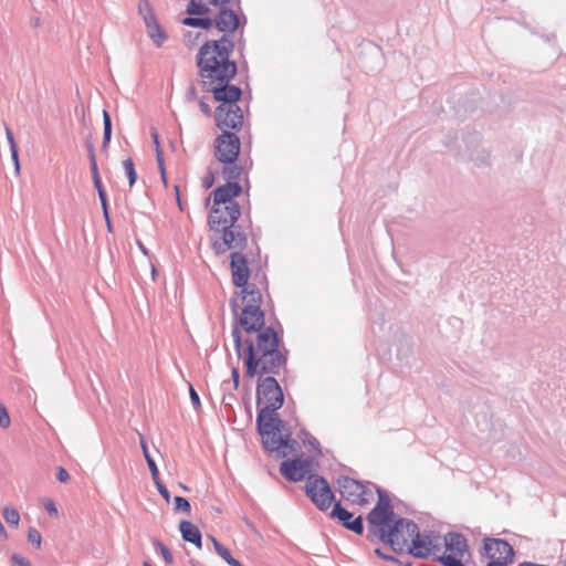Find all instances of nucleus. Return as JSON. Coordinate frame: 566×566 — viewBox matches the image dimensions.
I'll use <instances>...</instances> for the list:
<instances>
[{"mask_svg":"<svg viewBox=\"0 0 566 566\" xmlns=\"http://www.w3.org/2000/svg\"><path fill=\"white\" fill-rule=\"evenodd\" d=\"M234 43L228 35L206 42L197 54V65L202 90L213 94L221 104L214 112L217 126L223 134L214 140V156L223 164H232L240 153L239 137L228 129H239L243 123V113L238 105L241 90L231 85L237 74V64L230 60Z\"/></svg>","mask_w":566,"mask_h":566,"instance_id":"nucleus-1","label":"nucleus"},{"mask_svg":"<svg viewBox=\"0 0 566 566\" xmlns=\"http://www.w3.org/2000/svg\"><path fill=\"white\" fill-rule=\"evenodd\" d=\"M243 308L238 324L248 334L256 333L255 338L243 340L238 326L232 329L234 348L243 358L248 377L279 375L285 368L286 355L279 347V336L272 327L263 328L264 313L261 310L262 295L258 287L241 290Z\"/></svg>","mask_w":566,"mask_h":566,"instance_id":"nucleus-2","label":"nucleus"},{"mask_svg":"<svg viewBox=\"0 0 566 566\" xmlns=\"http://www.w3.org/2000/svg\"><path fill=\"white\" fill-rule=\"evenodd\" d=\"M259 412L256 427L262 437L263 447L280 457L293 453L298 443L291 438L292 432L279 418L277 410L283 406V391L273 376L261 379L256 387Z\"/></svg>","mask_w":566,"mask_h":566,"instance_id":"nucleus-3","label":"nucleus"},{"mask_svg":"<svg viewBox=\"0 0 566 566\" xmlns=\"http://www.w3.org/2000/svg\"><path fill=\"white\" fill-rule=\"evenodd\" d=\"M240 206H212L208 217L212 249L217 254L229 250H243L247 247V234L237 220L240 217Z\"/></svg>","mask_w":566,"mask_h":566,"instance_id":"nucleus-4","label":"nucleus"},{"mask_svg":"<svg viewBox=\"0 0 566 566\" xmlns=\"http://www.w3.org/2000/svg\"><path fill=\"white\" fill-rule=\"evenodd\" d=\"M417 526L415 522L400 517L395 520L388 530H381L380 539L389 543L395 549L402 551L416 533Z\"/></svg>","mask_w":566,"mask_h":566,"instance_id":"nucleus-5","label":"nucleus"},{"mask_svg":"<svg viewBox=\"0 0 566 566\" xmlns=\"http://www.w3.org/2000/svg\"><path fill=\"white\" fill-rule=\"evenodd\" d=\"M337 484L342 496L353 504L363 506L373 497V492L366 484L349 476H339Z\"/></svg>","mask_w":566,"mask_h":566,"instance_id":"nucleus-6","label":"nucleus"},{"mask_svg":"<svg viewBox=\"0 0 566 566\" xmlns=\"http://www.w3.org/2000/svg\"><path fill=\"white\" fill-rule=\"evenodd\" d=\"M306 494L321 511L332 505L334 494L327 481L318 475H310L305 485Z\"/></svg>","mask_w":566,"mask_h":566,"instance_id":"nucleus-7","label":"nucleus"},{"mask_svg":"<svg viewBox=\"0 0 566 566\" xmlns=\"http://www.w3.org/2000/svg\"><path fill=\"white\" fill-rule=\"evenodd\" d=\"M138 13L143 18L147 33L157 46H161L167 39L165 30L158 23L153 8L148 0H140L138 3Z\"/></svg>","mask_w":566,"mask_h":566,"instance_id":"nucleus-8","label":"nucleus"},{"mask_svg":"<svg viewBox=\"0 0 566 566\" xmlns=\"http://www.w3.org/2000/svg\"><path fill=\"white\" fill-rule=\"evenodd\" d=\"M407 548L408 552L417 558H427L431 555L436 557L437 553L441 551L439 546L433 544L431 536L428 534H420L418 527L410 538Z\"/></svg>","mask_w":566,"mask_h":566,"instance_id":"nucleus-9","label":"nucleus"},{"mask_svg":"<svg viewBox=\"0 0 566 566\" xmlns=\"http://www.w3.org/2000/svg\"><path fill=\"white\" fill-rule=\"evenodd\" d=\"M233 251L230 262L233 284L242 287V290H245V287H256L254 284L248 283L250 272L245 256L240 252L241 250Z\"/></svg>","mask_w":566,"mask_h":566,"instance_id":"nucleus-10","label":"nucleus"},{"mask_svg":"<svg viewBox=\"0 0 566 566\" xmlns=\"http://www.w3.org/2000/svg\"><path fill=\"white\" fill-rule=\"evenodd\" d=\"M483 551L488 558L494 560L512 562L514 557L513 547L500 538H485Z\"/></svg>","mask_w":566,"mask_h":566,"instance_id":"nucleus-11","label":"nucleus"},{"mask_svg":"<svg viewBox=\"0 0 566 566\" xmlns=\"http://www.w3.org/2000/svg\"><path fill=\"white\" fill-rule=\"evenodd\" d=\"M310 461L303 459H293L283 461L280 467L281 473L290 481L298 482L310 473Z\"/></svg>","mask_w":566,"mask_h":566,"instance_id":"nucleus-12","label":"nucleus"},{"mask_svg":"<svg viewBox=\"0 0 566 566\" xmlns=\"http://www.w3.org/2000/svg\"><path fill=\"white\" fill-rule=\"evenodd\" d=\"M394 511H387L380 506H375L367 515L370 525V532L380 538L381 530H388L394 520Z\"/></svg>","mask_w":566,"mask_h":566,"instance_id":"nucleus-13","label":"nucleus"},{"mask_svg":"<svg viewBox=\"0 0 566 566\" xmlns=\"http://www.w3.org/2000/svg\"><path fill=\"white\" fill-rule=\"evenodd\" d=\"M241 191L242 188L238 182H227L213 191V205L223 207L239 206L234 201V198L238 197Z\"/></svg>","mask_w":566,"mask_h":566,"instance_id":"nucleus-14","label":"nucleus"},{"mask_svg":"<svg viewBox=\"0 0 566 566\" xmlns=\"http://www.w3.org/2000/svg\"><path fill=\"white\" fill-rule=\"evenodd\" d=\"M332 517L337 518L339 522L343 523V525L346 528L355 532L356 534H361L364 531L361 516L353 518V514L345 510L344 507H342L339 503H336L334 505V509L332 511Z\"/></svg>","mask_w":566,"mask_h":566,"instance_id":"nucleus-15","label":"nucleus"},{"mask_svg":"<svg viewBox=\"0 0 566 566\" xmlns=\"http://www.w3.org/2000/svg\"><path fill=\"white\" fill-rule=\"evenodd\" d=\"M446 549L450 554L465 556L469 553V545L467 538L460 534L450 532L444 536Z\"/></svg>","mask_w":566,"mask_h":566,"instance_id":"nucleus-16","label":"nucleus"},{"mask_svg":"<svg viewBox=\"0 0 566 566\" xmlns=\"http://www.w3.org/2000/svg\"><path fill=\"white\" fill-rule=\"evenodd\" d=\"M219 31L233 32L239 27V18L232 10H221L214 20Z\"/></svg>","mask_w":566,"mask_h":566,"instance_id":"nucleus-17","label":"nucleus"},{"mask_svg":"<svg viewBox=\"0 0 566 566\" xmlns=\"http://www.w3.org/2000/svg\"><path fill=\"white\" fill-rule=\"evenodd\" d=\"M179 531L182 538L186 542L195 544L197 547H201L202 538L199 528L189 521H182L179 525Z\"/></svg>","mask_w":566,"mask_h":566,"instance_id":"nucleus-18","label":"nucleus"},{"mask_svg":"<svg viewBox=\"0 0 566 566\" xmlns=\"http://www.w3.org/2000/svg\"><path fill=\"white\" fill-rule=\"evenodd\" d=\"M216 553L230 566H243L238 559H235L230 551L224 547L214 537H211Z\"/></svg>","mask_w":566,"mask_h":566,"instance_id":"nucleus-19","label":"nucleus"},{"mask_svg":"<svg viewBox=\"0 0 566 566\" xmlns=\"http://www.w3.org/2000/svg\"><path fill=\"white\" fill-rule=\"evenodd\" d=\"M140 447H142L145 460L150 470L151 478H153V480H157V478L159 476V471H158L155 460L153 459V457L150 455V453L148 451L147 443L144 438L140 439Z\"/></svg>","mask_w":566,"mask_h":566,"instance_id":"nucleus-20","label":"nucleus"},{"mask_svg":"<svg viewBox=\"0 0 566 566\" xmlns=\"http://www.w3.org/2000/svg\"><path fill=\"white\" fill-rule=\"evenodd\" d=\"M222 174L228 182H237V180L241 177L242 168L235 165V161L232 164H224Z\"/></svg>","mask_w":566,"mask_h":566,"instance_id":"nucleus-21","label":"nucleus"},{"mask_svg":"<svg viewBox=\"0 0 566 566\" xmlns=\"http://www.w3.org/2000/svg\"><path fill=\"white\" fill-rule=\"evenodd\" d=\"M182 24L193 28L209 29L213 21L210 18L187 17L182 20Z\"/></svg>","mask_w":566,"mask_h":566,"instance_id":"nucleus-22","label":"nucleus"},{"mask_svg":"<svg viewBox=\"0 0 566 566\" xmlns=\"http://www.w3.org/2000/svg\"><path fill=\"white\" fill-rule=\"evenodd\" d=\"M463 557L464 556L454 555V554H442V555H437L436 559L443 566H465L462 562Z\"/></svg>","mask_w":566,"mask_h":566,"instance_id":"nucleus-23","label":"nucleus"},{"mask_svg":"<svg viewBox=\"0 0 566 566\" xmlns=\"http://www.w3.org/2000/svg\"><path fill=\"white\" fill-rule=\"evenodd\" d=\"M187 13L191 15H205L209 12V8L197 0H190L186 9Z\"/></svg>","mask_w":566,"mask_h":566,"instance_id":"nucleus-24","label":"nucleus"},{"mask_svg":"<svg viewBox=\"0 0 566 566\" xmlns=\"http://www.w3.org/2000/svg\"><path fill=\"white\" fill-rule=\"evenodd\" d=\"M298 437L305 447H307L308 449L314 450L316 452H319V442L308 431L302 429L300 431Z\"/></svg>","mask_w":566,"mask_h":566,"instance_id":"nucleus-25","label":"nucleus"},{"mask_svg":"<svg viewBox=\"0 0 566 566\" xmlns=\"http://www.w3.org/2000/svg\"><path fill=\"white\" fill-rule=\"evenodd\" d=\"M2 515H3L4 521L8 524L13 525V526L19 525L20 514H19L18 510H15L14 507H9V506L4 507L2 511Z\"/></svg>","mask_w":566,"mask_h":566,"instance_id":"nucleus-26","label":"nucleus"},{"mask_svg":"<svg viewBox=\"0 0 566 566\" xmlns=\"http://www.w3.org/2000/svg\"><path fill=\"white\" fill-rule=\"evenodd\" d=\"M103 124H104V136H103V148H106L111 140L112 136V120L109 114L104 111L103 112Z\"/></svg>","mask_w":566,"mask_h":566,"instance_id":"nucleus-27","label":"nucleus"},{"mask_svg":"<svg viewBox=\"0 0 566 566\" xmlns=\"http://www.w3.org/2000/svg\"><path fill=\"white\" fill-rule=\"evenodd\" d=\"M123 168L128 178L129 187H133L137 179V174L133 160L130 158L125 159L123 161Z\"/></svg>","mask_w":566,"mask_h":566,"instance_id":"nucleus-28","label":"nucleus"},{"mask_svg":"<svg viewBox=\"0 0 566 566\" xmlns=\"http://www.w3.org/2000/svg\"><path fill=\"white\" fill-rule=\"evenodd\" d=\"M153 545L155 549L163 556L166 564H171L174 562L172 554L160 541L154 539Z\"/></svg>","mask_w":566,"mask_h":566,"instance_id":"nucleus-29","label":"nucleus"},{"mask_svg":"<svg viewBox=\"0 0 566 566\" xmlns=\"http://www.w3.org/2000/svg\"><path fill=\"white\" fill-rule=\"evenodd\" d=\"M88 158H90L92 177H93V179L98 178L99 172H98V167H97L96 156H95V150H94L93 145H90V147H88Z\"/></svg>","mask_w":566,"mask_h":566,"instance_id":"nucleus-30","label":"nucleus"},{"mask_svg":"<svg viewBox=\"0 0 566 566\" xmlns=\"http://www.w3.org/2000/svg\"><path fill=\"white\" fill-rule=\"evenodd\" d=\"M377 493H378V502H377L376 506H380L381 509H385L387 511H394V509L390 504V500L387 496V494L384 491H381L380 489H377Z\"/></svg>","mask_w":566,"mask_h":566,"instance_id":"nucleus-31","label":"nucleus"},{"mask_svg":"<svg viewBox=\"0 0 566 566\" xmlns=\"http://www.w3.org/2000/svg\"><path fill=\"white\" fill-rule=\"evenodd\" d=\"M28 541L30 543L36 545V547L39 548L41 546V543H42L41 533L36 528H34V527L29 528V531H28Z\"/></svg>","mask_w":566,"mask_h":566,"instance_id":"nucleus-32","label":"nucleus"},{"mask_svg":"<svg viewBox=\"0 0 566 566\" xmlns=\"http://www.w3.org/2000/svg\"><path fill=\"white\" fill-rule=\"evenodd\" d=\"M11 419L3 403L0 402V427L7 429L10 427Z\"/></svg>","mask_w":566,"mask_h":566,"instance_id":"nucleus-33","label":"nucleus"},{"mask_svg":"<svg viewBox=\"0 0 566 566\" xmlns=\"http://www.w3.org/2000/svg\"><path fill=\"white\" fill-rule=\"evenodd\" d=\"M175 510L177 511H182L187 514L190 513V504L188 502L187 499L182 497V496H176L175 497Z\"/></svg>","mask_w":566,"mask_h":566,"instance_id":"nucleus-34","label":"nucleus"},{"mask_svg":"<svg viewBox=\"0 0 566 566\" xmlns=\"http://www.w3.org/2000/svg\"><path fill=\"white\" fill-rule=\"evenodd\" d=\"M158 492L160 493V495L166 500V502H170V493L168 491V489L161 483V481L159 480V476L157 478V480H153Z\"/></svg>","mask_w":566,"mask_h":566,"instance_id":"nucleus-35","label":"nucleus"},{"mask_svg":"<svg viewBox=\"0 0 566 566\" xmlns=\"http://www.w3.org/2000/svg\"><path fill=\"white\" fill-rule=\"evenodd\" d=\"M213 184H214V172H213L212 168L209 167V169L207 170L206 175L202 178V186L206 189H209L213 186Z\"/></svg>","mask_w":566,"mask_h":566,"instance_id":"nucleus-36","label":"nucleus"},{"mask_svg":"<svg viewBox=\"0 0 566 566\" xmlns=\"http://www.w3.org/2000/svg\"><path fill=\"white\" fill-rule=\"evenodd\" d=\"M43 505H44V509L46 510V512L50 515L57 516L59 511H57V507H56V505H55L53 500H51V499L44 500Z\"/></svg>","mask_w":566,"mask_h":566,"instance_id":"nucleus-37","label":"nucleus"},{"mask_svg":"<svg viewBox=\"0 0 566 566\" xmlns=\"http://www.w3.org/2000/svg\"><path fill=\"white\" fill-rule=\"evenodd\" d=\"M4 132H6V137H7L8 144L10 146V150L17 149L18 147H17V144L14 140L13 133L6 123H4Z\"/></svg>","mask_w":566,"mask_h":566,"instance_id":"nucleus-38","label":"nucleus"},{"mask_svg":"<svg viewBox=\"0 0 566 566\" xmlns=\"http://www.w3.org/2000/svg\"><path fill=\"white\" fill-rule=\"evenodd\" d=\"M11 562L14 566H31L30 562L27 558H24L18 554L12 555Z\"/></svg>","mask_w":566,"mask_h":566,"instance_id":"nucleus-39","label":"nucleus"},{"mask_svg":"<svg viewBox=\"0 0 566 566\" xmlns=\"http://www.w3.org/2000/svg\"><path fill=\"white\" fill-rule=\"evenodd\" d=\"M189 394H190V400H191L192 406L196 409H199L200 408V398H199L198 392L195 390V388L192 386H190Z\"/></svg>","mask_w":566,"mask_h":566,"instance_id":"nucleus-40","label":"nucleus"},{"mask_svg":"<svg viewBox=\"0 0 566 566\" xmlns=\"http://www.w3.org/2000/svg\"><path fill=\"white\" fill-rule=\"evenodd\" d=\"M56 478L60 482L65 483L70 480V474L64 468L60 467L57 469Z\"/></svg>","mask_w":566,"mask_h":566,"instance_id":"nucleus-41","label":"nucleus"},{"mask_svg":"<svg viewBox=\"0 0 566 566\" xmlns=\"http://www.w3.org/2000/svg\"><path fill=\"white\" fill-rule=\"evenodd\" d=\"M10 151H11L12 161L14 164L15 175H19L20 174V161H19L18 148L13 149V150H10Z\"/></svg>","mask_w":566,"mask_h":566,"instance_id":"nucleus-42","label":"nucleus"},{"mask_svg":"<svg viewBox=\"0 0 566 566\" xmlns=\"http://www.w3.org/2000/svg\"><path fill=\"white\" fill-rule=\"evenodd\" d=\"M150 136L153 138L154 145L156 149H160L159 135L156 128L150 129Z\"/></svg>","mask_w":566,"mask_h":566,"instance_id":"nucleus-43","label":"nucleus"},{"mask_svg":"<svg viewBox=\"0 0 566 566\" xmlns=\"http://www.w3.org/2000/svg\"><path fill=\"white\" fill-rule=\"evenodd\" d=\"M186 95H187V98H188L189 101H193V99H196V98H197V91H196V88H195V86H193V85H191V86L188 88V91H187V94H186Z\"/></svg>","mask_w":566,"mask_h":566,"instance_id":"nucleus-44","label":"nucleus"},{"mask_svg":"<svg viewBox=\"0 0 566 566\" xmlns=\"http://www.w3.org/2000/svg\"><path fill=\"white\" fill-rule=\"evenodd\" d=\"M509 562L490 559L486 566H506Z\"/></svg>","mask_w":566,"mask_h":566,"instance_id":"nucleus-45","label":"nucleus"},{"mask_svg":"<svg viewBox=\"0 0 566 566\" xmlns=\"http://www.w3.org/2000/svg\"><path fill=\"white\" fill-rule=\"evenodd\" d=\"M93 182H94V187L96 188L97 192H99V190H104L101 177L94 178Z\"/></svg>","mask_w":566,"mask_h":566,"instance_id":"nucleus-46","label":"nucleus"},{"mask_svg":"<svg viewBox=\"0 0 566 566\" xmlns=\"http://www.w3.org/2000/svg\"><path fill=\"white\" fill-rule=\"evenodd\" d=\"M98 193V198L101 200V205H105V202L107 201V196H106V192L105 190H99Z\"/></svg>","mask_w":566,"mask_h":566,"instance_id":"nucleus-47","label":"nucleus"},{"mask_svg":"<svg viewBox=\"0 0 566 566\" xmlns=\"http://www.w3.org/2000/svg\"><path fill=\"white\" fill-rule=\"evenodd\" d=\"M375 553H376L377 555H379L380 557H382L384 559H388V560H396V558H395V557L382 554V553H381V551H380L379 548H377V549L375 551Z\"/></svg>","mask_w":566,"mask_h":566,"instance_id":"nucleus-48","label":"nucleus"},{"mask_svg":"<svg viewBox=\"0 0 566 566\" xmlns=\"http://www.w3.org/2000/svg\"><path fill=\"white\" fill-rule=\"evenodd\" d=\"M239 377H240L239 376V371H238V369L234 368L232 370V378H233V381H234L235 386H238V384H239Z\"/></svg>","mask_w":566,"mask_h":566,"instance_id":"nucleus-49","label":"nucleus"},{"mask_svg":"<svg viewBox=\"0 0 566 566\" xmlns=\"http://www.w3.org/2000/svg\"><path fill=\"white\" fill-rule=\"evenodd\" d=\"M200 107H201V111L206 114H209L210 113V108L209 106L205 103V102H201L200 103Z\"/></svg>","mask_w":566,"mask_h":566,"instance_id":"nucleus-50","label":"nucleus"},{"mask_svg":"<svg viewBox=\"0 0 566 566\" xmlns=\"http://www.w3.org/2000/svg\"><path fill=\"white\" fill-rule=\"evenodd\" d=\"M158 168H159L160 175H164V170H166L164 160L158 161Z\"/></svg>","mask_w":566,"mask_h":566,"instance_id":"nucleus-51","label":"nucleus"},{"mask_svg":"<svg viewBox=\"0 0 566 566\" xmlns=\"http://www.w3.org/2000/svg\"><path fill=\"white\" fill-rule=\"evenodd\" d=\"M156 157H157V163H158L159 160H164V158H163V150H161V148H160V149H156Z\"/></svg>","mask_w":566,"mask_h":566,"instance_id":"nucleus-52","label":"nucleus"},{"mask_svg":"<svg viewBox=\"0 0 566 566\" xmlns=\"http://www.w3.org/2000/svg\"><path fill=\"white\" fill-rule=\"evenodd\" d=\"M102 209H103L104 218H107V213H108L107 201L105 202V205H102Z\"/></svg>","mask_w":566,"mask_h":566,"instance_id":"nucleus-53","label":"nucleus"},{"mask_svg":"<svg viewBox=\"0 0 566 566\" xmlns=\"http://www.w3.org/2000/svg\"><path fill=\"white\" fill-rule=\"evenodd\" d=\"M105 221H106L108 230H111L112 229V224H111L109 213H107V218H105Z\"/></svg>","mask_w":566,"mask_h":566,"instance_id":"nucleus-54","label":"nucleus"},{"mask_svg":"<svg viewBox=\"0 0 566 566\" xmlns=\"http://www.w3.org/2000/svg\"><path fill=\"white\" fill-rule=\"evenodd\" d=\"M175 190H176V196H177L178 205H179V207H181L180 199H179V189H178V186H175Z\"/></svg>","mask_w":566,"mask_h":566,"instance_id":"nucleus-55","label":"nucleus"},{"mask_svg":"<svg viewBox=\"0 0 566 566\" xmlns=\"http://www.w3.org/2000/svg\"><path fill=\"white\" fill-rule=\"evenodd\" d=\"M160 176H161L163 182L165 185H167L166 170H164V175H160Z\"/></svg>","mask_w":566,"mask_h":566,"instance_id":"nucleus-56","label":"nucleus"},{"mask_svg":"<svg viewBox=\"0 0 566 566\" xmlns=\"http://www.w3.org/2000/svg\"><path fill=\"white\" fill-rule=\"evenodd\" d=\"M138 244H139L140 250L143 251V253L147 254L146 248L140 242Z\"/></svg>","mask_w":566,"mask_h":566,"instance_id":"nucleus-57","label":"nucleus"},{"mask_svg":"<svg viewBox=\"0 0 566 566\" xmlns=\"http://www.w3.org/2000/svg\"><path fill=\"white\" fill-rule=\"evenodd\" d=\"M399 564H400L401 566H411V563H410V562H407V563L399 562Z\"/></svg>","mask_w":566,"mask_h":566,"instance_id":"nucleus-58","label":"nucleus"},{"mask_svg":"<svg viewBox=\"0 0 566 566\" xmlns=\"http://www.w3.org/2000/svg\"><path fill=\"white\" fill-rule=\"evenodd\" d=\"M229 0H214L216 3H224V2H228Z\"/></svg>","mask_w":566,"mask_h":566,"instance_id":"nucleus-59","label":"nucleus"},{"mask_svg":"<svg viewBox=\"0 0 566 566\" xmlns=\"http://www.w3.org/2000/svg\"><path fill=\"white\" fill-rule=\"evenodd\" d=\"M143 566H151V564L146 560V562L143 563Z\"/></svg>","mask_w":566,"mask_h":566,"instance_id":"nucleus-60","label":"nucleus"},{"mask_svg":"<svg viewBox=\"0 0 566 566\" xmlns=\"http://www.w3.org/2000/svg\"><path fill=\"white\" fill-rule=\"evenodd\" d=\"M209 203H210V197H209V198H207V200H206V206H208Z\"/></svg>","mask_w":566,"mask_h":566,"instance_id":"nucleus-61","label":"nucleus"},{"mask_svg":"<svg viewBox=\"0 0 566 566\" xmlns=\"http://www.w3.org/2000/svg\"><path fill=\"white\" fill-rule=\"evenodd\" d=\"M563 564H564V566H566V558L564 559Z\"/></svg>","mask_w":566,"mask_h":566,"instance_id":"nucleus-62","label":"nucleus"}]
</instances>
